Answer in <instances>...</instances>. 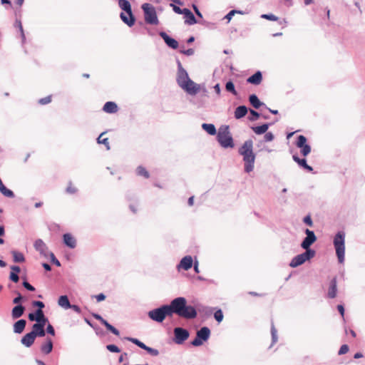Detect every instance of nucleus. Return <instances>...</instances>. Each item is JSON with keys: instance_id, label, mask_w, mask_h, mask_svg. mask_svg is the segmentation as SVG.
Returning <instances> with one entry per match:
<instances>
[{"instance_id": "obj_57", "label": "nucleus", "mask_w": 365, "mask_h": 365, "mask_svg": "<svg viewBox=\"0 0 365 365\" xmlns=\"http://www.w3.org/2000/svg\"><path fill=\"white\" fill-rule=\"evenodd\" d=\"M23 286L29 291L34 292L35 290V288L31 284H30L27 281H24L23 282Z\"/></svg>"}, {"instance_id": "obj_39", "label": "nucleus", "mask_w": 365, "mask_h": 365, "mask_svg": "<svg viewBox=\"0 0 365 365\" xmlns=\"http://www.w3.org/2000/svg\"><path fill=\"white\" fill-rule=\"evenodd\" d=\"M126 339L129 341H131L134 344L137 345L138 347L145 350L148 346H146L144 343L138 340L135 338L127 337Z\"/></svg>"}, {"instance_id": "obj_33", "label": "nucleus", "mask_w": 365, "mask_h": 365, "mask_svg": "<svg viewBox=\"0 0 365 365\" xmlns=\"http://www.w3.org/2000/svg\"><path fill=\"white\" fill-rule=\"evenodd\" d=\"M268 128H269V125L267 123H264L259 126L252 127V129L256 134L261 135V134L265 133L267 132V130H268Z\"/></svg>"}, {"instance_id": "obj_63", "label": "nucleus", "mask_w": 365, "mask_h": 365, "mask_svg": "<svg viewBox=\"0 0 365 365\" xmlns=\"http://www.w3.org/2000/svg\"><path fill=\"white\" fill-rule=\"evenodd\" d=\"M181 53H182L187 56H191L194 53V50L192 48H189L185 51H181Z\"/></svg>"}, {"instance_id": "obj_47", "label": "nucleus", "mask_w": 365, "mask_h": 365, "mask_svg": "<svg viewBox=\"0 0 365 365\" xmlns=\"http://www.w3.org/2000/svg\"><path fill=\"white\" fill-rule=\"evenodd\" d=\"M170 6L173 8V11L176 13V14H184L185 11V9H180L179 6L173 4H170Z\"/></svg>"}, {"instance_id": "obj_36", "label": "nucleus", "mask_w": 365, "mask_h": 365, "mask_svg": "<svg viewBox=\"0 0 365 365\" xmlns=\"http://www.w3.org/2000/svg\"><path fill=\"white\" fill-rule=\"evenodd\" d=\"M202 128L210 135H214L216 134V128L213 124L203 123Z\"/></svg>"}, {"instance_id": "obj_55", "label": "nucleus", "mask_w": 365, "mask_h": 365, "mask_svg": "<svg viewBox=\"0 0 365 365\" xmlns=\"http://www.w3.org/2000/svg\"><path fill=\"white\" fill-rule=\"evenodd\" d=\"M32 305H33L34 307H38V309H41V310H42V309L45 307L44 304H43L42 302H41V301H34V302H32Z\"/></svg>"}, {"instance_id": "obj_31", "label": "nucleus", "mask_w": 365, "mask_h": 365, "mask_svg": "<svg viewBox=\"0 0 365 365\" xmlns=\"http://www.w3.org/2000/svg\"><path fill=\"white\" fill-rule=\"evenodd\" d=\"M118 5L122 10L125 11V13L130 14L132 12L130 4L128 0H119Z\"/></svg>"}, {"instance_id": "obj_60", "label": "nucleus", "mask_w": 365, "mask_h": 365, "mask_svg": "<svg viewBox=\"0 0 365 365\" xmlns=\"http://www.w3.org/2000/svg\"><path fill=\"white\" fill-rule=\"evenodd\" d=\"M46 331L47 333L54 336L55 335V330L51 324H48L46 327Z\"/></svg>"}, {"instance_id": "obj_20", "label": "nucleus", "mask_w": 365, "mask_h": 365, "mask_svg": "<svg viewBox=\"0 0 365 365\" xmlns=\"http://www.w3.org/2000/svg\"><path fill=\"white\" fill-rule=\"evenodd\" d=\"M46 324H34L32 326V330L31 332H34L35 337L37 336H44L46 334V331L44 329V327Z\"/></svg>"}, {"instance_id": "obj_29", "label": "nucleus", "mask_w": 365, "mask_h": 365, "mask_svg": "<svg viewBox=\"0 0 365 365\" xmlns=\"http://www.w3.org/2000/svg\"><path fill=\"white\" fill-rule=\"evenodd\" d=\"M53 349V342L51 339H47L46 342L43 344L41 350L43 353L48 354L51 352Z\"/></svg>"}, {"instance_id": "obj_8", "label": "nucleus", "mask_w": 365, "mask_h": 365, "mask_svg": "<svg viewBox=\"0 0 365 365\" xmlns=\"http://www.w3.org/2000/svg\"><path fill=\"white\" fill-rule=\"evenodd\" d=\"M210 336V330L207 327H202L196 333V337L192 341L191 344L194 346H200L202 345L204 341L208 340Z\"/></svg>"}, {"instance_id": "obj_18", "label": "nucleus", "mask_w": 365, "mask_h": 365, "mask_svg": "<svg viewBox=\"0 0 365 365\" xmlns=\"http://www.w3.org/2000/svg\"><path fill=\"white\" fill-rule=\"evenodd\" d=\"M160 36L169 47L173 49H176L178 47V42L175 39L170 37L165 32H160Z\"/></svg>"}, {"instance_id": "obj_50", "label": "nucleus", "mask_w": 365, "mask_h": 365, "mask_svg": "<svg viewBox=\"0 0 365 365\" xmlns=\"http://www.w3.org/2000/svg\"><path fill=\"white\" fill-rule=\"evenodd\" d=\"M150 355L153 356H156L159 354V351L158 349L151 348L150 346H148L145 349Z\"/></svg>"}, {"instance_id": "obj_22", "label": "nucleus", "mask_w": 365, "mask_h": 365, "mask_svg": "<svg viewBox=\"0 0 365 365\" xmlns=\"http://www.w3.org/2000/svg\"><path fill=\"white\" fill-rule=\"evenodd\" d=\"M262 81V75L260 71H257L255 74L247 79V82L253 85H259Z\"/></svg>"}, {"instance_id": "obj_54", "label": "nucleus", "mask_w": 365, "mask_h": 365, "mask_svg": "<svg viewBox=\"0 0 365 365\" xmlns=\"http://www.w3.org/2000/svg\"><path fill=\"white\" fill-rule=\"evenodd\" d=\"M9 279L13 281L14 282H18L19 277L17 274V273H14V272H11L10 273Z\"/></svg>"}, {"instance_id": "obj_10", "label": "nucleus", "mask_w": 365, "mask_h": 365, "mask_svg": "<svg viewBox=\"0 0 365 365\" xmlns=\"http://www.w3.org/2000/svg\"><path fill=\"white\" fill-rule=\"evenodd\" d=\"M304 232L306 234V237L303 240V241L301 243V247L307 250H311L310 246L316 242L317 237L314 234V232L312 230H310L309 229H306L304 230Z\"/></svg>"}, {"instance_id": "obj_42", "label": "nucleus", "mask_w": 365, "mask_h": 365, "mask_svg": "<svg viewBox=\"0 0 365 365\" xmlns=\"http://www.w3.org/2000/svg\"><path fill=\"white\" fill-rule=\"evenodd\" d=\"M225 88L228 92L232 93L233 95L237 96V93L235 88L234 83L232 81L227 82Z\"/></svg>"}, {"instance_id": "obj_12", "label": "nucleus", "mask_w": 365, "mask_h": 365, "mask_svg": "<svg viewBox=\"0 0 365 365\" xmlns=\"http://www.w3.org/2000/svg\"><path fill=\"white\" fill-rule=\"evenodd\" d=\"M28 317L30 321L36 322V324H46L48 322V319L41 309H37L35 313L29 314Z\"/></svg>"}, {"instance_id": "obj_3", "label": "nucleus", "mask_w": 365, "mask_h": 365, "mask_svg": "<svg viewBox=\"0 0 365 365\" xmlns=\"http://www.w3.org/2000/svg\"><path fill=\"white\" fill-rule=\"evenodd\" d=\"M173 314V302L170 304L163 305L159 308L154 309L148 312V317L153 321L160 323L163 322L166 317Z\"/></svg>"}, {"instance_id": "obj_26", "label": "nucleus", "mask_w": 365, "mask_h": 365, "mask_svg": "<svg viewBox=\"0 0 365 365\" xmlns=\"http://www.w3.org/2000/svg\"><path fill=\"white\" fill-rule=\"evenodd\" d=\"M184 18L185 23L188 25H193L197 23L195 16L188 9H185V11L184 13Z\"/></svg>"}, {"instance_id": "obj_27", "label": "nucleus", "mask_w": 365, "mask_h": 365, "mask_svg": "<svg viewBox=\"0 0 365 365\" xmlns=\"http://www.w3.org/2000/svg\"><path fill=\"white\" fill-rule=\"evenodd\" d=\"M120 18H121L122 21L125 24L128 25L129 26H133L134 24V23H135V18H134L132 12H130V14L121 13L120 14Z\"/></svg>"}, {"instance_id": "obj_5", "label": "nucleus", "mask_w": 365, "mask_h": 365, "mask_svg": "<svg viewBox=\"0 0 365 365\" xmlns=\"http://www.w3.org/2000/svg\"><path fill=\"white\" fill-rule=\"evenodd\" d=\"M217 138L219 143L222 148H234L235 144L228 126L220 128Z\"/></svg>"}, {"instance_id": "obj_58", "label": "nucleus", "mask_w": 365, "mask_h": 365, "mask_svg": "<svg viewBox=\"0 0 365 365\" xmlns=\"http://www.w3.org/2000/svg\"><path fill=\"white\" fill-rule=\"evenodd\" d=\"M22 299L23 297L20 293H18L17 297L13 299V303L18 305L22 301Z\"/></svg>"}, {"instance_id": "obj_17", "label": "nucleus", "mask_w": 365, "mask_h": 365, "mask_svg": "<svg viewBox=\"0 0 365 365\" xmlns=\"http://www.w3.org/2000/svg\"><path fill=\"white\" fill-rule=\"evenodd\" d=\"M36 339L34 332L30 331L25 334L21 339V343L26 347H30Z\"/></svg>"}, {"instance_id": "obj_56", "label": "nucleus", "mask_w": 365, "mask_h": 365, "mask_svg": "<svg viewBox=\"0 0 365 365\" xmlns=\"http://www.w3.org/2000/svg\"><path fill=\"white\" fill-rule=\"evenodd\" d=\"M236 13H241V12L238 11H236V10H232L225 16V19H227L228 22L232 19V16Z\"/></svg>"}, {"instance_id": "obj_52", "label": "nucleus", "mask_w": 365, "mask_h": 365, "mask_svg": "<svg viewBox=\"0 0 365 365\" xmlns=\"http://www.w3.org/2000/svg\"><path fill=\"white\" fill-rule=\"evenodd\" d=\"M262 18L269 20V21H277L278 20V17L274 16V14H263L262 15Z\"/></svg>"}, {"instance_id": "obj_24", "label": "nucleus", "mask_w": 365, "mask_h": 365, "mask_svg": "<svg viewBox=\"0 0 365 365\" xmlns=\"http://www.w3.org/2000/svg\"><path fill=\"white\" fill-rule=\"evenodd\" d=\"M25 311V307L21 304H18L15 306L11 311V317L13 319H16L21 317Z\"/></svg>"}, {"instance_id": "obj_46", "label": "nucleus", "mask_w": 365, "mask_h": 365, "mask_svg": "<svg viewBox=\"0 0 365 365\" xmlns=\"http://www.w3.org/2000/svg\"><path fill=\"white\" fill-rule=\"evenodd\" d=\"M106 349L110 352L119 353L120 351V349L115 344H108L106 346Z\"/></svg>"}, {"instance_id": "obj_53", "label": "nucleus", "mask_w": 365, "mask_h": 365, "mask_svg": "<svg viewBox=\"0 0 365 365\" xmlns=\"http://www.w3.org/2000/svg\"><path fill=\"white\" fill-rule=\"evenodd\" d=\"M274 135L270 132H266L264 136V140L267 142L272 141L274 140Z\"/></svg>"}, {"instance_id": "obj_19", "label": "nucleus", "mask_w": 365, "mask_h": 365, "mask_svg": "<svg viewBox=\"0 0 365 365\" xmlns=\"http://www.w3.org/2000/svg\"><path fill=\"white\" fill-rule=\"evenodd\" d=\"M337 293V282L336 278H333L330 282L328 289L327 296L330 299L336 297Z\"/></svg>"}, {"instance_id": "obj_7", "label": "nucleus", "mask_w": 365, "mask_h": 365, "mask_svg": "<svg viewBox=\"0 0 365 365\" xmlns=\"http://www.w3.org/2000/svg\"><path fill=\"white\" fill-rule=\"evenodd\" d=\"M142 9L144 11L145 21L146 23L153 25H156L158 24L156 11L153 6L149 4H144L142 6Z\"/></svg>"}, {"instance_id": "obj_48", "label": "nucleus", "mask_w": 365, "mask_h": 365, "mask_svg": "<svg viewBox=\"0 0 365 365\" xmlns=\"http://www.w3.org/2000/svg\"><path fill=\"white\" fill-rule=\"evenodd\" d=\"M303 222L306 225H307L309 227H313V221L312 220L311 215H307L303 218Z\"/></svg>"}, {"instance_id": "obj_51", "label": "nucleus", "mask_w": 365, "mask_h": 365, "mask_svg": "<svg viewBox=\"0 0 365 365\" xmlns=\"http://www.w3.org/2000/svg\"><path fill=\"white\" fill-rule=\"evenodd\" d=\"M349 351V346L348 345L346 344H344L342 345L339 350V352H338V354L339 355H343V354H345L346 353H347Z\"/></svg>"}, {"instance_id": "obj_1", "label": "nucleus", "mask_w": 365, "mask_h": 365, "mask_svg": "<svg viewBox=\"0 0 365 365\" xmlns=\"http://www.w3.org/2000/svg\"><path fill=\"white\" fill-rule=\"evenodd\" d=\"M173 314L185 319H194L197 312L195 307L187 304L185 297H179L172 300Z\"/></svg>"}, {"instance_id": "obj_34", "label": "nucleus", "mask_w": 365, "mask_h": 365, "mask_svg": "<svg viewBox=\"0 0 365 365\" xmlns=\"http://www.w3.org/2000/svg\"><path fill=\"white\" fill-rule=\"evenodd\" d=\"M106 133H102L97 138V142L99 144H103L107 150H110V142L108 138H104Z\"/></svg>"}, {"instance_id": "obj_9", "label": "nucleus", "mask_w": 365, "mask_h": 365, "mask_svg": "<svg viewBox=\"0 0 365 365\" xmlns=\"http://www.w3.org/2000/svg\"><path fill=\"white\" fill-rule=\"evenodd\" d=\"M175 339L174 341L177 344H182L189 337V331L181 327H176L174 329Z\"/></svg>"}, {"instance_id": "obj_2", "label": "nucleus", "mask_w": 365, "mask_h": 365, "mask_svg": "<svg viewBox=\"0 0 365 365\" xmlns=\"http://www.w3.org/2000/svg\"><path fill=\"white\" fill-rule=\"evenodd\" d=\"M239 153L243 157L245 170L250 173L254 169L255 155L253 153V142L252 140H246L239 149Z\"/></svg>"}, {"instance_id": "obj_11", "label": "nucleus", "mask_w": 365, "mask_h": 365, "mask_svg": "<svg viewBox=\"0 0 365 365\" xmlns=\"http://www.w3.org/2000/svg\"><path fill=\"white\" fill-rule=\"evenodd\" d=\"M296 145L301 149V154L304 157L311 152V147L307 143V138L304 135H301L298 136Z\"/></svg>"}, {"instance_id": "obj_49", "label": "nucleus", "mask_w": 365, "mask_h": 365, "mask_svg": "<svg viewBox=\"0 0 365 365\" xmlns=\"http://www.w3.org/2000/svg\"><path fill=\"white\" fill-rule=\"evenodd\" d=\"M48 256L50 257L51 261L52 263L56 264L57 267H60L61 266L60 262L56 258V257H55V255H53V252H49Z\"/></svg>"}, {"instance_id": "obj_28", "label": "nucleus", "mask_w": 365, "mask_h": 365, "mask_svg": "<svg viewBox=\"0 0 365 365\" xmlns=\"http://www.w3.org/2000/svg\"><path fill=\"white\" fill-rule=\"evenodd\" d=\"M247 113V108L245 106H240L235 110V118L240 119Z\"/></svg>"}, {"instance_id": "obj_61", "label": "nucleus", "mask_w": 365, "mask_h": 365, "mask_svg": "<svg viewBox=\"0 0 365 365\" xmlns=\"http://www.w3.org/2000/svg\"><path fill=\"white\" fill-rule=\"evenodd\" d=\"M76 190V188L71 186V184L66 189V192L68 194L74 193Z\"/></svg>"}, {"instance_id": "obj_30", "label": "nucleus", "mask_w": 365, "mask_h": 365, "mask_svg": "<svg viewBox=\"0 0 365 365\" xmlns=\"http://www.w3.org/2000/svg\"><path fill=\"white\" fill-rule=\"evenodd\" d=\"M58 304L65 309H68L71 307V304L66 295L61 296L58 299Z\"/></svg>"}, {"instance_id": "obj_38", "label": "nucleus", "mask_w": 365, "mask_h": 365, "mask_svg": "<svg viewBox=\"0 0 365 365\" xmlns=\"http://www.w3.org/2000/svg\"><path fill=\"white\" fill-rule=\"evenodd\" d=\"M0 192L6 197H14V192L8 189L5 185L4 184H0Z\"/></svg>"}, {"instance_id": "obj_6", "label": "nucleus", "mask_w": 365, "mask_h": 365, "mask_svg": "<svg viewBox=\"0 0 365 365\" xmlns=\"http://www.w3.org/2000/svg\"><path fill=\"white\" fill-rule=\"evenodd\" d=\"M316 252L314 250H307L304 252L299 254L292 258L289 266L292 268L297 267L305 262L309 260L315 256Z\"/></svg>"}, {"instance_id": "obj_35", "label": "nucleus", "mask_w": 365, "mask_h": 365, "mask_svg": "<svg viewBox=\"0 0 365 365\" xmlns=\"http://www.w3.org/2000/svg\"><path fill=\"white\" fill-rule=\"evenodd\" d=\"M249 101H250V103H251V105L255 108L257 109L262 105V103L260 102V101L259 100V98H257V96L255 94H252V95L250 96Z\"/></svg>"}, {"instance_id": "obj_59", "label": "nucleus", "mask_w": 365, "mask_h": 365, "mask_svg": "<svg viewBox=\"0 0 365 365\" xmlns=\"http://www.w3.org/2000/svg\"><path fill=\"white\" fill-rule=\"evenodd\" d=\"M250 113L252 114V115L253 116V118H250V120H257L259 118V113H257V111L254 110H250Z\"/></svg>"}, {"instance_id": "obj_41", "label": "nucleus", "mask_w": 365, "mask_h": 365, "mask_svg": "<svg viewBox=\"0 0 365 365\" xmlns=\"http://www.w3.org/2000/svg\"><path fill=\"white\" fill-rule=\"evenodd\" d=\"M103 324L106 327L108 330L111 331L115 336L120 335L119 331L117 329H115L113 326H112L110 324H109L106 320Z\"/></svg>"}, {"instance_id": "obj_15", "label": "nucleus", "mask_w": 365, "mask_h": 365, "mask_svg": "<svg viewBox=\"0 0 365 365\" xmlns=\"http://www.w3.org/2000/svg\"><path fill=\"white\" fill-rule=\"evenodd\" d=\"M181 88L191 95H195L200 91V86L190 79Z\"/></svg>"}, {"instance_id": "obj_23", "label": "nucleus", "mask_w": 365, "mask_h": 365, "mask_svg": "<svg viewBox=\"0 0 365 365\" xmlns=\"http://www.w3.org/2000/svg\"><path fill=\"white\" fill-rule=\"evenodd\" d=\"M64 244L70 248H74L76 246V239L69 233L64 234L63 236Z\"/></svg>"}, {"instance_id": "obj_16", "label": "nucleus", "mask_w": 365, "mask_h": 365, "mask_svg": "<svg viewBox=\"0 0 365 365\" xmlns=\"http://www.w3.org/2000/svg\"><path fill=\"white\" fill-rule=\"evenodd\" d=\"M34 247L41 255L45 257H48V251L46 245L41 239L37 240L34 243Z\"/></svg>"}, {"instance_id": "obj_13", "label": "nucleus", "mask_w": 365, "mask_h": 365, "mask_svg": "<svg viewBox=\"0 0 365 365\" xmlns=\"http://www.w3.org/2000/svg\"><path fill=\"white\" fill-rule=\"evenodd\" d=\"M193 264L192 257L190 255H187L182 258L180 263L177 266L178 271L184 269L185 271L190 269Z\"/></svg>"}, {"instance_id": "obj_64", "label": "nucleus", "mask_w": 365, "mask_h": 365, "mask_svg": "<svg viewBox=\"0 0 365 365\" xmlns=\"http://www.w3.org/2000/svg\"><path fill=\"white\" fill-rule=\"evenodd\" d=\"M337 309H338L339 312L340 313V314L342 316V317H344V306L341 305V304H339L337 306Z\"/></svg>"}, {"instance_id": "obj_43", "label": "nucleus", "mask_w": 365, "mask_h": 365, "mask_svg": "<svg viewBox=\"0 0 365 365\" xmlns=\"http://www.w3.org/2000/svg\"><path fill=\"white\" fill-rule=\"evenodd\" d=\"M271 334H272V344H274L277 341L278 337L277 334V329L273 324L272 323L271 326Z\"/></svg>"}, {"instance_id": "obj_40", "label": "nucleus", "mask_w": 365, "mask_h": 365, "mask_svg": "<svg viewBox=\"0 0 365 365\" xmlns=\"http://www.w3.org/2000/svg\"><path fill=\"white\" fill-rule=\"evenodd\" d=\"M137 174L140 176H143L145 179L149 178L148 171L143 166H139L136 170Z\"/></svg>"}, {"instance_id": "obj_62", "label": "nucleus", "mask_w": 365, "mask_h": 365, "mask_svg": "<svg viewBox=\"0 0 365 365\" xmlns=\"http://www.w3.org/2000/svg\"><path fill=\"white\" fill-rule=\"evenodd\" d=\"M69 309H72L73 311H75L77 313H81V308L76 304H71V307Z\"/></svg>"}, {"instance_id": "obj_21", "label": "nucleus", "mask_w": 365, "mask_h": 365, "mask_svg": "<svg viewBox=\"0 0 365 365\" xmlns=\"http://www.w3.org/2000/svg\"><path fill=\"white\" fill-rule=\"evenodd\" d=\"M118 110L117 104L113 101L106 102L103 107V110L107 113H115Z\"/></svg>"}, {"instance_id": "obj_25", "label": "nucleus", "mask_w": 365, "mask_h": 365, "mask_svg": "<svg viewBox=\"0 0 365 365\" xmlns=\"http://www.w3.org/2000/svg\"><path fill=\"white\" fill-rule=\"evenodd\" d=\"M26 325V321L25 319H19L14 323L13 326L14 332L16 334H21L24 331Z\"/></svg>"}, {"instance_id": "obj_4", "label": "nucleus", "mask_w": 365, "mask_h": 365, "mask_svg": "<svg viewBox=\"0 0 365 365\" xmlns=\"http://www.w3.org/2000/svg\"><path fill=\"white\" fill-rule=\"evenodd\" d=\"M334 246L339 263L342 264L345 259V233L338 232L334 238Z\"/></svg>"}, {"instance_id": "obj_37", "label": "nucleus", "mask_w": 365, "mask_h": 365, "mask_svg": "<svg viewBox=\"0 0 365 365\" xmlns=\"http://www.w3.org/2000/svg\"><path fill=\"white\" fill-rule=\"evenodd\" d=\"M11 254L15 262H23L25 261V257L21 252L14 250L11 252Z\"/></svg>"}, {"instance_id": "obj_44", "label": "nucleus", "mask_w": 365, "mask_h": 365, "mask_svg": "<svg viewBox=\"0 0 365 365\" xmlns=\"http://www.w3.org/2000/svg\"><path fill=\"white\" fill-rule=\"evenodd\" d=\"M52 101V96H48L38 100V103L41 105H46Z\"/></svg>"}, {"instance_id": "obj_45", "label": "nucleus", "mask_w": 365, "mask_h": 365, "mask_svg": "<svg viewBox=\"0 0 365 365\" xmlns=\"http://www.w3.org/2000/svg\"><path fill=\"white\" fill-rule=\"evenodd\" d=\"M214 317L217 322H220L223 319V314L221 309H218L214 314Z\"/></svg>"}, {"instance_id": "obj_32", "label": "nucleus", "mask_w": 365, "mask_h": 365, "mask_svg": "<svg viewBox=\"0 0 365 365\" xmlns=\"http://www.w3.org/2000/svg\"><path fill=\"white\" fill-rule=\"evenodd\" d=\"M293 159L295 162H297L299 164V165L304 168L305 170L308 171L312 170V168L307 165V160L305 159H300L299 157L296 155H293Z\"/></svg>"}, {"instance_id": "obj_14", "label": "nucleus", "mask_w": 365, "mask_h": 365, "mask_svg": "<svg viewBox=\"0 0 365 365\" xmlns=\"http://www.w3.org/2000/svg\"><path fill=\"white\" fill-rule=\"evenodd\" d=\"M189 80H190V78L188 76V74H187V71L180 64L179 69H178V76H177V82H178V85L180 87H182Z\"/></svg>"}]
</instances>
